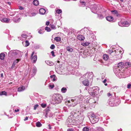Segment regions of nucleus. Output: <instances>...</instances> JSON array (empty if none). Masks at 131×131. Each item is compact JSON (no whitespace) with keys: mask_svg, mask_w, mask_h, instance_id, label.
Instances as JSON below:
<instances>
[{"mask_svg":"<svg viewBox=\"0 0 131 131\" xmlns=\"http://www.w3.org/2000/svg\"><path fill=\"white\" fill-rule=\"evenodd\" d=\"M86 97H87L86 96H83L82 95H80L79 96H75L71 99L67 100V102L69 103V105L70 106H74L83 100V98L84 99Z\"/></svg>","mask_w":131,"mask_h":131,"instance_id":"nucleus-1","label":"nucleus"},{"mask_svg":"<svg viewBox=\"0 0 131 131\" xmlns=\"http://www.w3.org/2000/svg\"><path fill=\"white\" fill-rule=\"evenodd\" d=\"M8 59L11 60L15 58L21 57V52L18 50H12L10 51L8 53Z\"/></svg>","mask_w":131,"mask_h":131,"instance_id":"nucleus-2","label":"nucleus"},{"mask_svg":"<svg viewBox=\"0 0 131 131\" xmlns=\"http://www.w3.org/2000/svg\"><path fill=\"white\" fill-rule=\"evenodd\" d=\"M113 71L117 76L119 78H125L126 77V74L124 72H122L123 71L122 68L121 69L117 67H115L113 68Z\"/></svg>","mask_w":131,"mask_h":131,"instance_id":"nucleus-3","label":"nucleus"},{"mask_svg":"<svg viewBox=\"0 0 131 131\" xmlns=\"http://www.w3.org/2000/svg\"><path fill=\"white\" fill-rule=\"evenodd\" d=\"M70 115L73 118H75L80 120H83L84 118L83 115L81 114V111L78 110H74L70 113Z\"/></svg>","mask_w":131,"mask_h":131,"instance_id":"nucleus-4","label":"nucleus"},{"mask_svg":"<svg viewBox=\"0 0 131 131\" xmlns=\"http://www.w3.org/2000/svg\"><path fill=\"white\" fill-rule=\"evenodd\" d=\"M62 99L61 95L59 94H55L52 97V102L54 104H59L61 103Z\"/></svg>","mask_w":131,"mask_h":131,"instance_id":"nucleus-5","label":"nucleus"},{"mask_svg":"<svg viewBox=\"0 0 131 131\" xmlns=\"http://www.w3.org/2000/svg\"><path fill=\"white\" fill-rule=\"evenodd\" d=\"M99 90V88L98 87H93L89 89V92L91 95L95 96L98 94Z\"/></svg>","mask_w":131,"mask_h":131,"instance_id":"nucleus-6","label":"nucleus"},{"mask_svg":"<svg viewBox=\"0 0 131 131\" xmlns=\"http://www.w3.org/2000/svg\"><path fill=\"white\" fill-rule=\"evenodd\" d=\"M86 97L87 100L85 101L86 102L87 104H89V106H91L92 105L94 106V104H96L97 103L98 101V99L97 97H95L93 99H90V98L88 97V96Z\"/></svg>","mask_w":131,"mask_h":131,"instance_id":"nucleus-7","label":"nucleus"},{"mask_svg":"<svg viewBox=\"0 0 131 131\" xmlns=\"http://www.w3.org/2000/svg\"><path fill=\"white\" fill-rule=\"evenodd\" d=\"M43 113V115L46 118H47V115L48 114H50L48 115V117H52L53 116V114L51 113L48 107H47L44 110Z\"/></svg>","mask_w":131,"mask_h":131,"instance_id":"nucleus-8","label":"nucleus"},{"mask_svg":"<svg viewBox=\"0 0 131 131\" xmlns=\"http://www.w3.org/2000/svg\"><path fill=\"white\" fill-rule=\"evenodd\" d=\"M75 122L74 119L71 115L68 117L67 120V124L69 125H74L75 124Z\"/></svg>","mask_w":131,"mask_h":131,"instance_id":"nucleus-9","label":"nucleus"},{"mask_svg":"<svg viewBox=\"0 0 131 131\" xmlns=\"http://www.w3.org/2000/svg\"><path fill=\"white\" fill-rule=\"evenodd\" d=\"M90 120L92 124H95L97 123L99 121L97 116H96L94 114H92L90 116Z\"/></svg>","mask_w":131,"mask_h":131,"instance_id":"nucleus-10","label":"nucleus"},{"mask_svg":"<svg viewBox=\"0 0 131 131\" xmlns=\"http://www.w3.org/2000/svg\"><path fill=\"white\" fill-rule=\"evenodd\" d=\"M86 98L84 99V101L83 102H82L80 104V108H81L82 110L84 111L86 107H89V104H87L86 101H85L87 100Z\"/></svg>","mask_w":131,"mask_h":131,"instance_id":"nucleus-11","label":"nucleus"},{"mask_svg":"<svg viewBox=\"0 0 131 131\" xmlns=\"http://www.w3.org/2000/svg\"><path fill=\"white\" fill-rule=\"evenodd\" d=\"M93 74L92 72H87L84 75V77L86 79H93Z\"/></svg>","mask_w":131,"mask_h":131,"instance_id":"nucleus-12","label":"nucleus"},{"mask_svg":"<svg viewBox=\"0 0 131 131\" xmlns=\"http://www.w3.org/2000/svg\"><path fill=\"white\" fill-rule=\"evenodd\" d=\"M118 24L119 26L122 27H127L129 25V23L126 21H124L123 22H119Z\"/></svg>","mask_w":131,"mask_h":131,"instance_id":"nucleus-13","label":"nucleus"},{"mask_svg":"<svg viewBox=\"0 0 131 131\" xmlns=\"http://www.w3.org/2000/svg\"><path fill=\"white\" fill-rule=\"evenodd\" d=\"M97 6L95 5H93L91 9L92 12L94 14H97L98 12L96 10Z\"/></svg>","mask_w":131,"mask_h":131,"instance_id":"nucleus-14","label":"nucleus"},{"mask_svg":"<svg viewBox=\"0 0 131 131\" xmlns=\"http://www.w3.org/2000/svg\"><path fill=\"white\" fill-rule=\"evenodd\" d=\"M82 84L85 86H88L89 85V82L88 80L86 79L82 82Z\"/></svg>","mask_w":131,"mask_h":131,"instance_id":"nucleus-15","label":"nucleus"},{"mask_svg":"<svg viewBox=\"0 0 131 131\" xmlns=\"http://www.w3.org/2000/svg\"><path fill=\"white\" fill-rule=\"evenodd\" d=\"M18 16H16V17H14L13 21L15 23H18L20 20V18H18Z\"/></svg>","mask_w":131,"mask_h":131,"instance_id":"nucleus-16","label":"nucleus"},{"mask_svg":"<svg viewBox=\"0 0 131 131\" xmlns=\"http://www.w3.org/2000/svg\"><path fill=\"white\" fill-rule=\"evenodd\" d=\"M2 22L8 23L10 20L9 19L7 18H4L0 20Z\"/></svg>","mask_w":131,"mask_h":131,"instance_id":"nucleus-17","label":"nucleus"},{"mask_svg":"<svg viewBox=\"0 0 131 131\" xmlns=\"http://www.w3.org/2000/svg\"><path fill=\"white\" fill-rule=\"evenodd\" d=\"M77 38L80 41H83L85 39L84 37L83 36L80 35H78Z\"/></svg>","mask_w":131,"mask_h":131,"instance_id":"nucleus-18","label":"nucleus"},{"mask_svg":"<svg viewBox=\"0 0 131 131\" xmlns=\"http://www.w3.org/2000/svg\"><path fill=\"white\" fill-rule=\"evenodd\" d=\"M112 14H114L116 15V16L118 17H120V15L118 13V12L116 10H114L111 11Z\"/></svg>","mask_w":131,"mask_h":131,"instance_id":"nucleus-19","label":"nucleus"},{"mask_svg":"<svg viewBox=\"0 0 131 131\" xmlns=\"http://www.w3.org/2000/svg\"><path fill=\"white\" fill-rule=\"evenodd\" d=\"M31 62L32 63H35L36 62L37 59V57L36 55L32 57H31Z\"/></svg>","mask_w":131,"mask_h":131,"instance_id":"nucleus-20","label":"nucleus"},{"mask_svg":"<svg viewBox=\"0 0 131 131\" xmlns=\"http://www.w3.org/2000/svg\"><path fill=\"white\" fill-rule=\"evenodd\" d=\"M104 14V13L102 14H100L98 12L96 14L98 15V17L100 19H102L104 18V16L105 15Z\"/></svg>","mask_w":131,"mask_h":131,"instance_id":"nucleus-21","label":"nucleus"},{"mask_svg":"<svg viewBox=\"0 0 131 131\" xmlns=\"http://www.w3.org/2000/svg\"><path fill=\"white\" fill-rule=\"evenodd\" d=\"M25 87L24 86L22 85L18 88V92H20L24 91L25 90Z\"/></svg>","mask_w":131,"mask_h":131,"instance_id":"nucleus-22","label":"nucleus"},{"mask_svg":"<svg viewBox=\"0 0 131 131\" xmlns=\"http://www.w3.org/2000/svg\"><path fill=\"white\" fill-rule=\"evenodd\" d=\"M45 62L49 66H52L54 64V63L51 61H46Z\"/></svg>","mask_w":131,"mask_h":131,"instance_id":"nucleus-23","label":"nucleus"},{"mask_svg":"<svg viewBox=\"0 0 131 131\" xmlns=\"http://www.w3.org/2000/svg\"><path fill=\"white\" fill-rule=\"evenodd\" d=\"M106 19L108 21H112L113 20V18L112 16H108L106 17Z\"/></svg>","mask_w":131,"mask_h":131,"instance_id":"nucleus-24","label":"nucleus"},{"mask_svg":"<svg viewBox=\"0 0 131 131\" xmlns=\"http://www.w3.org/2000/svg\"><path fill=\"white\" fill-rule=\"evenodd\" d=\"M125 67L126 68H129L131 67V63L129 62H126L124 64Z\"/></svg>","mask_w":131,"mask_h":131,"instance_id":"nucleus-25","label":"nucleus"},{"mask_svg":"<svg viewBox=\"0 0 131 131\" xmlns=\"http://www.w3.org/2000/svg\"><path fill=\"white\" fill-rule=\"evenodd\" d=\"M124 66V64L123 63L121 62L118 63L117 66V67L121 69V68H122V67H123Z\"/></svg>","mask_w":131,"mask_h":131,"instance_id":"nucleus-26","label":"nucleus"},{"mask_svg":"<svg viewBox=\"0 0 131 131\" xmlns=\"http://www.w3.org/2000/svg\"><path fill=\"white\" fill-rule=\"evenodd\" d=\"M121 51H119V54H118V55H117L116 57L115 58H116L115 59V60H117L118 59H119L120 58H122L121 55L122 54H120L121 53Z\"/></svg>","mask_w":131,"mask_h":131,"instance_id":"nucleus-27","label":"nucleus"},{"mask_svg":"<svg viewBox=\"0 0 131 131\" xmlns=\"http://www.w3.org/2000/svg\"><path fill=\"white\" fill-rule=\"evenodd\" d=\"M22 43L23 45L25 47L28 46L29 45V43L28 40L26 41L25 42H23Z\"/></svg>","mask_w":131,"mask_h":131,"instance_id":"nucleus-28","label":"nucleus"},{"mask_svg":"<svg viewBox=\"0 0 131 131\" xmlns=\"http://www.w3.org/2000/svg\"><path fill=\"white\" fill-rule=\"evenodd\" d=\"M108 58L109 57L108 55L106 54H104L103 55V58L104 60L107 61L108 59Z\"/></svg>","mask_w":131,"mask_h":131,"instance_id":"nucleus-29","label":"nucleus"},{"mask_svg":"<svg viewBox=\"0 0 131 131\" xmlns=\"http://www.w3.org/2000/svg\"><path fill=\"white\" fill-rule=\"evenodd\" d=\"M66 49L67 51L70 52H72L73 51V49L70 47L69 46H68L66 47Z\"/></svg>","mask_w":131,"mask_h":131,"instance_id":"nucleus-30","label":"nucleus"},{"mask_svg":"<svg viewBox=\"0 0 131 131\" xmlns=\"http://www.w3.org/2000/svg\"><path fill=\"white\" fill-rule=\"evenodd\" d=\"M47 10L44 8H41V15H44L46 13H48L47 9H46Z\"/></svg>","mask_w":131,"mask_h":131,"instance_id":"nucleus-31","label":"nucleus"},{"mask_svg":"<svg viewBox=\"0 0 131 131\" xmlns=\"http://www.w3.org/2000/svg\"><path fill=\"white\" fill-rule=\"evenodd\" d=\"M91 128L89 127L86 126L84 127L82 129L83 131H89V130H91Z\"/></svg>","mask_w":131,"mask_h":131,"instance_id":"nucleus-32","label":"nucleus"},{"mask_svg":"<svg viewBox=\"0 0 131 131\" xmlns=\"http://www.w3.org/2000/svg\"><path fill=\"white\" fill-rule=\"evenodd\" d=\"M37 71V69L36 67H33V69L32 70V75H34L35 74Z\"/></svg>","mask_w":131,"mask_h":131,"instance_id":"nucleus-33","label":"nucleus"},{"mask_svg":"<svg viewBox=\"0 0 131 131\" xmlns=\"http://www.w3.org/2000/svg\"><path fill=\"white\" fill-rule=\"evenodd\" d=\"M33 4L35 6H37L39 4L38 1V0H34L32 2Z\"/></svg>","mask_w":131,"mask_h":131,"instance_id":"nucleus-34","label":"nucleus"},{"mask_svg":"<svg viewBox=\"0 0 131 131\" xmlns=\"http://www.w3.org/2000/svg\"><path fill=\"white\" fill-rule=\"evenodd\" d=\"M5 56V54L3 53H1L0 54V59L1 60H3Z\"/></svg>","mask_w":131,"mask_h":131,"instance_id":"nucleus-35","label":"nucleus"},{"mask_svg":"<svg viewBox=\"0 0 131 131\" xmlns=\"http://www.w3.org/2000/svg\"><path fill=\"white\" fill-rule=\"evenodd\" d=\"M90 43L89 42H83L81 43V45L84 46H88Z\"/></svg>","mask_w":131,"mask_h":131,"instance_id":"nucleus-36","label":"nucleus"},{"mask_svg":"<svg viewBox=\"0 0 131 131\" xmlns=\"http://www.w3.org/2000/svg\"><path fill=\"white\" fill-rule=\"evenodd\" d=\"M54 40L57 42H59L61 40V38L59 37H56L54 38Z\"/></svg>","mask_w":131,"mask_h":131,"instance_id":"nucleus-37","label":"nucleus"},{"mask_svg":"<svg viewBox=\"0 0 131 131\" xmlns=\"http://www.w3.org/2000/svg\"><path fill=\"white\" fill-rule=\"evenodd\" d=\"M67 89L66 88L63 87L61 89V92L63 93H66L67 91Z\"/></svg>","mask_w":131,"mask_h":131,"instance_id":"nucleus-38","label":"nucleus"},{"mask_svg":"<svg viewBox=\"0 0 131 131\" xmlns=\"http://www.w3.org/2000/svg\"><path fill=\"white\" fill-rule=\"evenodd\" d=\"M0 95H4L5 96H7V93L6 91H2L1 92Z\"/></svg>","mask_w":131,"mask_h":131,"instance_id":"nucleus-39","label":"nucleus"},{"mask_svg":"<svg viewBox=\"0 0 131 131\" xmlns=\"http://www.w3.org/2000/svg\"><path fill=\"white\" fill-rule=\"evenodd\" d=\"M56 77L55 75L53 74L50 76V78L52 79V80L53 81H54L56 80V79H55Z\"/></svg>","mask_w":131,"mask_h":131,"instance_id":"nucleus-40","label":"nucleus"},{"mask_svg":"<svg viewBox=\"0 0 131 131\" xmlns=\"http://www.w3.org/2000/svg\"><path fill=\"white\" fill-rule=\"evenodd\" d=\"M36 125L37 127H40L41 126V123L39 122H38L36 123Z\"/></svg>","mask_w":131,"mask_h":131,"instance_id":"nucleus-41","label":"nucleus"},{"mask_svg":"<svg viewBox=\"0 0 131 131\" xmlns=\"http://www.w3.org/2000/svg\"><path fill=\"white\" fill-rule=\"evenodd\" d=\"M56 13L59 14L61 13L62 12V10L61 9H58L56 10Z\"/></svg>","mask_w":131,"mask_h":131,"instance_id":"nucleus-42","label":"nucleus"},{"mask_svg":"<svg viewBox=\"0 0 131 131\" xmlns=\"http://www.w3.org/2000/svg\"><path fill=\"white\" fill-rule=\"evenodd\" d=\"M45 30L48 32H50L51 30L50 28L48 27H45Z\"/></svg>","mask_w":131,"mask_h":131,"instance_id":"nucleus-43","label":"nucleus"},{"mask_svg":"<svg viewBox=\"0 0 131 131\" xmlns=\"http://www.w3.org/2000/svg\"><path fill=\"white\" fill-rule=\"evenodd\" d=\"M62 117L61 116H59L57 118H55V119L57 120L60 121V120L61 119Z\"/></svg>","mask_w":131,"mask_h":131,"instance_id":"nucleus-44","label":"nucleus"},{"mask_svg":"<svg viewBox=\"0 0 131 131\" xmlns=\"http://www.w3.org/2000/svg\"><path fill=\"white\" fill-rule=\"evenodd\" d=\"M46 103H41V107L44 108L45 107L47 106Z\"/></svg>","mask_w":131,"mask_h":131,"instance_id":"nucleus-45","label":"nucleus"},{"mask_svg":"<svg viewBox=\"0 0 131 131\" xmlns=\"http://www.w3.org/2000/svg\"><path fill=\"white\" fill-rule=\"evenodd\" d=\"M20 59H17L16 60H15L14 62L15 64H17L18 62L20 60Z\"/></svg>","mask_w":131,"mask_h":131,"instance_id":"nucleus-46","label":"nucleus"},{"mask_svg":"<svg viewBox=\"0 0 131 131\" xmlns=\"http://www.w3.org/2000/svg\"><path fill=\"white\" fill-rule=\"evenodd\" d=\"M51 28L53 29H56V28L55 26L53 25H50Z\"/></svg>","mask_w":131,"mask_h":131,"instance_id":"nucleus-47","label":"nucleus"},{"mask_svg":"<svg viewBox=\"0 0 131 131\" xmlns=\"http://www.w3.org/2000/svg\"><path fill=\"white\" fill-rule=\"evenodd\" d=\"M21 36L23 38H26L27 37V35L25 34H23L21 35Z\"/></svg>","mask_w":131,"mask_h":131,"instance_id":"nucleus-48","label":"nucleus"},{"mask_svg":"<svg viewBox=\"0 0 131 131\" xmlns=\"http://www.w3.org/2000/svg\"><path fill=\"white\" fill-rule=\"evenodd\" d=\"M55 48V46L53 44L50 47V48L52 49H53Z\"/></svg>","mask_w":131,"mask_h":131,"instance_id":"nucleus-49","label":"nucleus"},{"mask_svg":"<svg viewBox=\"0 0 131 131\" xmlns=\"http://www.w3.org/2000/svg\"><path fill=\"white\" fill-rule=\"evenodd\" d=\"M106 79H105L104 81H103V83H104V85L105 86H107V84L106 83H105L106 81Z\"/></svg>","mask_w":131,"mask_h":131,"instance_id":"nucleus-50","label":"nucleus"},{"mask_svg":"<svg viewBox=\"0 0 131 131\" xmlns=\"http://www.w3.org/2000/svg\"><path fill=\"white\" fill-rule=\"evenodd\" d=\"M39 106V105L38 104H36L34 106V109L35 110Z\"/></svg>","mask_w":131,"mask_h":131,"instance_id":"nucleus-51","label":"nucleus"},{"mask_svg":"<svg viewBox=\"0 0 131 131\" xmlns=\"http://www.w3.org/2000/svg\"><path fill=\"white\" fill-rule=\"evenodd\" d=\"M16 64H15L14 62H13V64H12L11 68L12 69H13L15 67V65Z\"/></svg>","mask_w":131,"mask_h":131,"instance_id":"nucleus-52","label":"nucleus"},{"mask_svg":"<svg viewBox=\"0 0 131 131\" xmlns=\"http://www.w3.org/2000/svg\"><path fill=\"white\" fill-rule=\"evenodd\" d=\"M36 13H33L31 14V15H30L31 16H35L36 15Z\"/></svg>","mask_w":131,"mask_h":131,"instance_id":"nucleus-53","label":"nucleus"},{"mask_svg":"<svg viewBox=\"0 0 131 131\" xmlns=\"http://www.w3.org/2000/svg\"><path fill=\"white\" fill-rule=\"evenodd\" d=\"M114 52V51L112 50H109L108 53L110 54H111L113 52Z\"/></svg>","mask_w":131,"mask_h":131,"instance_id":"nucleus-54","label":"nucleus"},{"mask_svg":"<svg viewBox=\"0 0 131 131\" xmlns=\"http://www.w3.org/2000/svg\"><path fill=\"white\" fill-rule=\"evenodd\" d=\"M54 52L53 51H52L51 52V53L52 54V56L53 57H54L55 56V55L54 54Z\"/></svg>","mask_w":131,"mask_h":131,"instance_id":"nucleus-55","label":"nucleus"},{"mask_svg":"<svg viewBox=\"0 0 131 131\" xmlns=\"http://www.w3.org/2000/svg\"><path fill=\"white\" fill-rule=\"evenodd\" d=\"M49 87H50L51 89H52L54 87V85H49Z\"/></svg>","mask_w":131,"mask_h":131,"instance_id":"nucleus-56","label":"nucleus"},{"mask_svg":"<svg viewBox=\"0 0 131 131\" xmlns=\"http://www.w3.org/2000/svg\"><path fill=\"white\" fill-rule=\"evenodd\" d=\"M131 86V84H128L127 85V88L128 89H129L130 88Z\"/></svg>","mask_w":131,"mask_h":131,"instance_id":"nucleus-57","label":"nucleus"},{"mask_svg":"<svg viewBox=\"0 0 131 131\" xmlns=\"http://www.w3.org/2000/svg\"><path fill=\"white\" fill-rule=\"evenodd\" d=\"M67 131H73V130L71 128H69L67 130Z\"/></svg>","mask_w":131,"mask_h":131,"instance_id":"nucleus-58","label":"nucleus"},{"mask_svg":"<svg viewBox=\"0 0 131 131\" xmlns=\"http://www.w3.org/2000/svg\"><path fill=\"white\" fill-rule=\"evenodd\" d=\"M48 128L50 129H51L52 128L51 127L49 124L48 125Z\"/></svg>","mask_w":131,"mask_h":131,"instance_id":"nucleus-59","label":"nucleus"},{"mask_svg":"<svg viewBox=\"0 0 131 131\" xmlns=\"http://www.w3.org/2000/svg\"><path fill=\"white\" fill-rule=\"evenodd\" d=\"M50 22L49 21H47L46 23V24L48 26Z\"/></svg>","mask_w":131,"mask_h":131,"instance_id":"nucleus-60","label":"nucleus"},{"mask_svg":"<svg viewBox=\"0 0 131 131\" xmlns=\"http://www.w3.org/2000/svg\"><path fill=\"white\" fill-rule=\"evenodd\" d=\"M28 119V117L26 116L25 118L24 119V121H26V120H27Z\"/></svg>","mask_w":131,"mask_h":131,"instance_id":"nucleus-61","label":"nucleus"},{"mask_svg":"<svg viewBox=\"0 0 131 131\" xmlns=\"http://www.w3.org/2000/svg\"><path fill=\"white\" fill-rule=\"evenodd\" d=\"M34 51L32 52V54H31V57H32L33 56L34 54Z\"/></svg>","mask_w":131,"mask_h":131,"instance_id":"nucleus-62","label":"nucleus"},{"mask_svg":"<svg viewBox=\"0 0 131 131\" xmlns=\"http://www.w3.org/2000/svg\"><path fill=\"white\" fill-rule=\"evenodd\" d=\"M19 111V109H15V112H18Z\"/></svg>","mask_w":131,"mask_h":131,"instance_id":"nucleus-63","label":"nucleus"},{"mask_svg":"<svg viewBox=\"0 0 131 131\" xmlns=\"http://www.w3.org/2000/svg\"><path fill=\"white\" fill-rule=\"evenodd\" d=\"M41 30V29H40L38 30V32L40 34H41V31H40Z\"/></svg>","mask_w":131,"mask_h":131,"instance_id":"nucleus-64","label":"nucleus"}]
</instances>
